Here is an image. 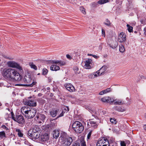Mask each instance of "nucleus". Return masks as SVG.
<instances>
[{
  "mask_svg": "<svg viewBox=\"0 0 146 146\" xmlns=\"http://www.w3.org/2000/svg\"><path fill=\"white\" fill-rule=\"evenodd\" d=\"M89 123H90L91 125V126L94 128H96L98 126V125L96 123V121H95L94 119H92L89 120V121L88 122V125H89Z\"/></svg>",
  "mask_w": 146,
  "mask_h": 146,
  "instance_id": "obj_15",
  "label": "nucleus"
},
{
  "mask_svg": "<svg viewBox=\"0 0 146 146\" xmlns=\"http://www.w3.org/2000/svg\"><path fill=\"white\" fill-rule=\"evenodd\" d=\"M88 55L90 56H92L94 58H98V56H97L94 55H93L92 54H88Z\"/></svg>",
  "mask_w": 146,
  "mask_h": 146,
  "instance_id": "obj_44",
  "label": "nucleus"
},
{
  "mask_svg": "<svg viewBox=\"0 0 146 146\" xmlns=\"http://www.w3.org/2000/svg\"><path fill=\"white\" fill-rule=\"evenodd\" d=\"M120 144L121 146H126V144L123 141H121Z\"/></svg>",
  "mask_w": 146,
  "mask_h": 146,
  "instance_id": "obj_47",
  "label": "nucleus"
},
{
  "mask_svg": "<svg viewBox=\"0 0 146 146\" xmlns=\"http://www.w3.org/2000/svg\"><path fill=\"white\" fill-rule=\"evenodd\" d=\"M110 121L111 123L114 124H116L117 122V121H116V119L113 118H111L110 119Z\"/></svg>",
  "mask_w": 146,
  "mask_h": 146,
  "instance_id": "obj_36",
  "label": "nucleus"
},
{
  "mask_svg": "<svg viewBox=\"0 0 146 146\" xmlns=\"http://www.w3.org/2000/svg\"><path fill=\"white\" fill-rule=\"evenodd\" d=\"M47 89V90H49L50 89V88L49 87H48Z\"/></svg>",
  "mask_w": 146,
  "mask_h": 146,
  "instance_id": "obj_56",
  "label": "nucleus"
},
{
  "mask_svg": "<svg viewBox=\"0 0 146 146\" xmlns=\"http://www.w3.org/2000/svg\"><path fill=\"white\" fill-rule=\"evenodd\" d=\"M16 131L17 132V135L19 137H23V134L22 131L19 129L16 128L15 129Z\"/></svg>",
  "mask_w": 146,
  "mask_h": 146,
  "instance_id": "obj_26",
  "label": "nucleus"
},
{
  "mask_svg": "<svg viewBox=\"0 0 146 146\" xmlns=\"http://www.w3.org/2000/svg\"><path fill=\"white\" fill-rule=\"evenodd\" d=\"M92 130H91V131H90L89 132L88 134L87 137L88 139H90V137L91 135H92Z\"/></svg>",
  "mask_w": 146,
  "mask_h": 146,
  "instance_id": "obj_40",
  "label": "nucleus"
},
{
  "mask_svg": "<svg viewBox=\"0 0 146 146\" xmlns=\"http://www.w3.org/2000/svg\"><path fill=\"white\" fill-rule=\"evenodd\" d=\"M66 57L70 59H72V57L69 54H67L66 55Z\"/></svg>",
  "mask_w": 146,
  "mask_h": 146,
  "instance_id": "obj_48",
  "label": "nucleus"
},
{
  "mask_svg": "<svg viewBox=\"0 0 146 146\" xmlns=\"http://www.w3.org/2000/svg\"><path fill=\"white\" fill-rule=\"evenodd\" d=\"M21 111L26 117L28 119L33 118L36 113V110L28 106H24L21 109Z\"/></svg>",
  "mask_w": 146,
  "mask_h": 146,
  "instance_id": "obj_2",
  "label": "nucleus"
},
{
  "mask_svg": "<svg viewBox=\"0 0 146 146\" xmlns=\"http://www.w3.org/2000/svg\"><path fill=\"white\" fill-rule=\"evenodd\" d=\"M49 135L47 133L41 135L39 138V141L41 143L47 141L49 139Z\"/></svg>",
  "mask_w": 146,
  "mask_h": 146,
  "instance_id": "obj_13",
  "label": "nucleus"
},
{
  "mask_svg": "<svg viewBox=\"0 0 146 146\" xmlns=\"http://www.w3.org/2000/svg\"><path fill=\"white\" fill-rule=\"evenodd\" d=\"M2 74L4 78L8 79H11L17 81H20L21 80V76L17 70L9 68L3 69Z\"/></svg>",
  "mask_w": 146,
  "mask_h": 146,
  "instance_id": "obj_1",
  "label": "nucleus"
},
{
  "mask_svg": "<svg viewBox=\"0 0 146 146\" xmlns=\"http://www.w3.org/2000/svg\"><path fill=\"white\" fill-rule=\"evenodd\" d=\"M36 137H35V139H37V138H39L40 137V136H39V135L38 134L36 133V134L35 135Z\"/></svg>",
  "mask_w": 146,
  "mask_h": 146,
  "instance_id": "obj_49",
  "label": "nucleus"
},
{
  "mask_svg": "<svg viewBox=\"0 0 146 146\" xmlns=\"http://www.w3.org/2000/svg\"><path fill=\"white\" fill-rule=\"evenodd\" d=\"M81 146H86V143L84 141H81Z\"/></svg>",
  "mask_w": 146,
  "mask_h": 146,
  "instance_id": "obj_42",
  "label": "nucleus"
},
{
  "mask_svg": "<svg viewBox=\"0 0 146 146\" xmlns=\"http://www.w3.org/2000/svg\"><path fill=\"white\" fill-rule=\"evenodd\" d=\"M5 133L3 131L0 132V139H1L5 137Z\"/></svg>",
  "mask_w": 146,
  "mask_h": 146,
  "instance_id": "obj_30",
  "label": "nucleus"
},
{
  "mask_svg": "<svg viewBox=\"0 0 146 146\" xmlns=\"http://www.w3.org/2000/svg\"><path fill=\"white\" fill-rule=\"evenodd\" d=\"M29 65L31 68H33L35 70H37V67L33 63H30L29 64Z\"/></svg>",
  "mask_w": 146,
  "mask_h": 146,
  "instance_id": "obj_32",
  "label": "nucleus"
},
{
  "mask_svg": "<svg viewBox=\"0 0 146 146\" xmlns=\"http://www.w3.org/2000/svg\"><path fill=\"white\" fill-rule=\"evenodd\" d=\"M112 103H113L115 105H120L123 104H125L124 102L121 99H115L114 100L112 99Z\"/></svg>",
  "mask_w": 146,
  "mask_h": 146,
  "instance_id": "obj_14",
  "label": "nucleus"
},
{
  "mask_svg": "<svg viewBox=\"0 0 146 146\" xmlns=\"http://www.w3.org/2000/svg\"><path fill=\"white\" fill-rule=\"evenodd\" d=\"M102 35L103 36L105 37V33L104 30L103 29H102Z\"/></svg>",
  "mask_w": 146,
  "mask_h": 146,
  "instance_id": "obj_46",
  "label": "nucleus"
},
{
  "mask_svg": "<svg viewBox=\"0 0 146 146\" xmlns=\"http://www.w3.org/2000/svg\"><path fill=\"white\" fill-rule=\"evenodd\" d=\"M25 105L30 106H36V103L34 100H29L24 102Z\"/></svg>",
  "mask_w": 146,
  "mask_h": 146,
  "instance_id": "obj_12",
  "label": "nucleus"
},
{
  "mask_svg": "<svg viewBox=\"0 0 146 146\" xmlns=\"http://www.w3.org/2000/svg\"><path fill=\"white\" fill-rule=\"evenodd\" d=\"M67 136H69L67 135V134L64 132H61L60 134V139L62 140L63 139L66 138Z\"/></svg>",
  "mask_w": 146,
  "mask_h": 146,
  "instance_id": "obj_22",
  "label": "nucleus"
},
{
  "mask_svg": "<svg viewBox=\"0 0 146 146\" xmlns=\"http://www.w3.org/2000/svg\"><path fill=\"white\" fill-rule=\"evenodd\" d=\"M72 141L73 140L71 137L67 136L66 138L61 140V146H69L72 143Z\"/></svg>",
  "mask_w": 146,
  "mask_h": 146,
  "instance_id": "obj_9",
  "label": "nucleus"
},
{
  "mask_svg": "<svg viewBox=\"0 0 146 146\" xmlns=\"http://www.w3.org/2000/svg\"><path fill=\"white\" fill-rule=\"evenodd\" d=\"M113 109L116 111L120 112H122L125 111V110L123 108L120 107H114Z\"/></svg>",
  "mask_w": 146,
  "mask_h": 146,
  "instance_id": "obj_23",
  "label": "nucleus"
},
{
  "mask_svg": "<svg viewBox=\"0 0 146 146\" xmlns=\"http://www.w3.org/2000/svg\"><path fill=\"white\" fill-rule=\"evenodd\" d=\"M73 130L77 133H81L84 129V127L82 123L78 121L75 122L72 124Z\"/></svg>",
  "mask_w": 146,
  "mask_h": 146,
  "instance_id": "obj_4",
  "label": "nucleus"
},
{
  "mask_svg": "<svg viewBox=\"0 0 146 146\" xmlns=\"http://www.w3.org/2000/svg\"><path fill=\"white\" fill-rule=\"evenodd\" d=\"M42 123L41 121H39V123Z\"/></svg>",
  "mask_w": 146,
  "mask_h": 146,
  "instance_id": "obj_57",
  "label": "nucleus"
},
{
  "mask_svg": "<svg viewBox=\"0 0 146 146\" xmlns=\"http://www.w3.org/2000/svg\"><path fill=\"white\" fill-rule=\"evenodd\" d=\"M144 129L146 130V125H145L144 126Z\"/></svg>",
  "mask_w": 146,
  "mask_h": 146,
  "instance_id": "obj_55",
  "label": "nucleus"
},
{
  "mask_svg": "<svg viewBox=\"0 0 146 146\" xmlns=\"http://www.w3.org/2000/svg\"><path fill=\"white\" fill-rule=\"evenodd\" d=\"M72 146H80V144L79 143L75 142L73 144Z\"/></svg>",
  "mask_w": 146,
  "mask_h": 146,
  "instance_id": "obj_41",
  "label": "nucleus"
},
{
  "mask_svg": "<svg viewBox=\"0 0 146 146\" xmlns=\"http://www.w3.org/2000/svg\"><path fill=\"white\" fill-rule=\"evenodd\" d=\"M80 10L83 14H86V13L85 11V9L83 7H80Z\"/></svg>",
  "mask_w": 146,
  "mask_h": 146,
  "instance_id": "obj_38",
  "label": "nucleus"
},
{
  "mask_svg": "<svg viewBox=\"0 0 146 146\" xmlns=\"http://www.w3.org/2000/svg\"><path fill=\"white\" fill-rule=\"evenodd\" d=\"M104 94H106L110 92V88H108L107 89L102 91Z\"/></svg>",
  "mask_w": 146,
  "mask_h": 146,
  "instance_id": "obj_39",
  "label": "nucleus"
},
{
  "mask_svg": "<svg viewBox=\"0 0 146 146\" xmlns=\"http://www.w3.org/2000/svg\"><path fill=\"white\" fill-rule=\"evenodd\" d=\"M2 127L4 129H5L6 130L8 129V128L5 125H3L2 126Z\"/></svg>",
  "mask_w": 146,
  "mask_h": 146,
  "instance_id": "obj_51",
  "label": "nucleus"
},
{
  "mask_svg": "<svg viewBox=\"0 0 146 146\" xmlns=\"http://www.w3.org/2000/svg\"><path fill=\"white\" fill-rule=\"evenodd\" d=\"M54 64L50 67V69L53 71H56L59 69L60 68L58 66H62L64 65L65 63L61 60H53L52 61Z\"/></svg>",
  "mask_w": 146,
  "mask_h": 146,
  "instance_id": "obj_5",
  "label": "nucleus"
},
{
  "mask_svg": "<svg viewBox=\"0 0 146 146\" xmlns=\"http://www.w3.org/2000/svg\"><path fill=\"white\" fill-rule=\"evenodd\" d=\"M57 110H53L50 112V115L53 117H55L57 114Z\"/></svg>",
  "mask_w": 146,
  "mask_h": 146,
  "instance_id": "obj_27",
  "label": "nucleus"
},
{
  "mask_svg": "<svg viewBox=\"0 0 146 146\" xmlns=\"http://www.w3.org/2000/svg\"><path fill=\"white\" fill-rule=\"evenodd\" d=\"M40 131V129L37 126L34 127L33 128L29 130L28 132L31 133H36L38 131Z\"/></svg>",
  "mask_w": 146,
  "mask_h": 146,
  "instance_id": "obj_19",
  "label": "nucleus"
},
{
  "mask_svg": "<svg viewBox=\"0 0 146 146\" xmlns=\"http://www.w3.org/2000/svg\"><path fill=\"white\" fill-rule=\"evenodd\" d=\"M99 75L96 73V72L90 74L88 76V77L90 79H93L95 77H97Z\"/></svg>",
  "mask_w": 146,
  "mask_h": 146,
  "instance_id": "obj_24",
  "label": "nucleus"
},
{
  "mask_svg": "<svg viewBox=\"0 0 146 146\" xmlns=\"http://www.w3.org/2000/svg\"><path fill=\"white\" fill-rule=\"evenodd\" d=\"M42 94L41 93H39L38 94V96H41L42 95Z\"/></svg>",
  "mask_w": 146,
  "mask_h": 146,
  "instance_id": "obj_54",
  "label": "nucleus"
},
{
  "mask_svg": "<svg viewBox=\"0 0 146 146\" xmlns=\"http://www.w3.org/2000/svg\"><path fill=\"white\" fill-rule=\"evenodd\" d=\"M118 45V43L116 41H113V42L109 44L110 47L113 49H114L117 47Z\"/></svg>",
  "mask_w": 146,
  "mask_h": 146,
  "instance_id": "obj_25",
  "label": "nucleus"
},
{
  "mask_svg": "<svg viewBox=\"0 0 146 146\" xmlns=\"http://www.w3.org/2000/svg\"><path fill=\"white\" fill-rule=\"evenodd\" d=\"M104 94V93H103V92L102 91L101 92H100L99 93V94L100 95H103Z\"/></svg>",
  "mask_w": 146,
  "mask_h": 146,
  "instance_id": "obj_52",
  "label": "nucleus"
},
{
  "mask_svg": "<svg viewBox=\"0 0 146 146\" xmlns=\"http://www.w3.org/2000/svg\"><path fill=\"white\" fill-rule=\"evenodd\" d=\"M104 24L107 26H110L111 25L110 21L107 19H106L105 22L104 23Z\"/></svg>",
  "mask_w": 146,
  "mask_h": 146,
  "instance_id": "obj_34",
  "label": "nucleus"
},
{
  "mask_svg": "<svg viewBox=\"0 0 146 146\" xmlns=\"http://www.w3.org/2000/svg\"><path fill=\"white\" fill-rule=\"evenodd\" d=\"M64 113L65 112L63 111L62 113L60 114V115L58 116V118L63 116Z\"/></svg>",
  "mask_w": 146,
  "mask_h": 146,
  "instance_id": "obj_45",
  "label": "nucleus"
},
{
  "mask_svg": "<svg viewBox=\"0 0 146 146\" xmlns=\"http://www.w3.org/2000/svg\"><path fill=\"white\" fill-rule=\"evenodd\" d=\"M22 83H25V84H18L17 85L22 86H29L32 87L35 84L36 82L33 81L32 83L30 84L31 79L30 76L29 75H25L23 80H21Z\"/></svg>",
  "mask_w": 146,
  "mask_h": 146,
  "instance_id": "obj_3",
  "label": "nucleus"
},
{
  "mask_svg": "<svg viewBox=\"0 0 146 146\" xmlns=\"http://www.w3.org/2000/svg\"><path fill=\"white\" fill-rule=\"evenodd\" d=\"M108 2V0H100L98 2V3L102 5Z\"/></svg>",
  "mask_w": 146,
  "mask_h": 146,
  "instance_id": "obj_31",
  "label": "nucleus"
},
{
  "mask_svg": "<svg viewBox=\"0 0 146 146\" xmlns=\"http://www.w3.org/2000/svg\"><path fill=\"white\" fill-rule=\"evenodd\" d=\"M60 132L58 130H53L52 133V135L54 138L56 139L59 136Z\"/></svg>",
  "mask_w": 146,
  "mask_h": 146,
  "instance_id": "obj_20",
  "label": "nucleus"
},
{
  "mask_svg": "<svg viewBox=\"0 0 146 146\" xmlns=\"http://www.w3.org/2000/svg\"><path fill=\"white\" fill-rule=\"evenodd\" d=\"M7 66L12 68H16L20 71H22V67L19 64L13 61H10L7 62Z\"/></svg>",
  "mask_w": 146,
  "mask_h": 146,
  "instance_id": "obj_6",
  "label": "nucleus"
},
{
  "mask_svg": "<svg viewBox=\"0 0 146 146\" xmlns=\"http://www.w3.org/2000/svg\"><path fill=\"white\" fill-rule=\"evenodd\" d=\"M48 72V70L46 68H44L42 70V74L43 75H45Z\"/></svg>",
  "mask_w": 146,
  "mask_h": 146,
  "instance_id": "obj_37",
  "label": "nucleus"
},
{
  "mask_svg": "<svg viewBox=\"0 0 146 146\" xmlns=\"http://www.w3.org/2000/svg\"><path fill=\"white\" fill-rule=\"evenodd\" d=\"M118 41L120 42H125L126 40V37L125 34L123 32L120 33L117 36Z\"/></svg>",
  "mask_w": 146,
  "mask_h": 146,
  "instance_id": "obj_10",
  "label": "nucleus"
},
{
  "mask_svg": "<svg viewBox=\"0 0 146 146\" xmlns=\"http://www.w3.org/2000/svg\"><path fill=\"white\" fill-rule=\"evenodd\" d=\"M107 67L106 66H103L99 70L96 72V73L98 74L99 75H101L107 70Z\"/></svg>",
  "mask_w": 146,
  "mask_h": 146,
  "instance_id": "obj_18",
  "label": "nucleus"
},
{
  "mask_svg": "<svg viewBox=\"0 0 146 146\" xmlns=\"http://www.w3.org/2000/svg\"><path fill=\"white\" fill-rule=\"evenodd\" d=\"M1 61V60L0 59V61Z\"/></svg>",
  "mask_w": 146,
  "mask_h": 146,
  "instance_id": "obj_60",
  "label": "nucleus"
},
{
  "mask_svg": "<svg viewBox=\"0 0 146 146\" xmlns=\"http://www.w3.org/2000/svg\"><path fill=\"white\" fill-rule=\"evenodd\" d=\"M73 70L76 74H78L80 72V71L79 70L77 66H74L73 68Z\"/></svg>",
  "mask_w": 146,
  "mask_h": 146,
  "instance_id": "obj_28",
  "label": "nucleus"
},
{
  "mask_svg": "<svg viewBox=\"0 0 146 146\" xmlns=\"http://www.w3.org/2000/svg\"><path fill=\"white\" fill-rule=\"evenodd\" d=\"M36 133H30L28 132V136L31 137H32L33 138L35 139V137H36L35 135Z\"/></svg>",
  "mask_w": 146,
  "mask_h": 146,
  "instance_id": "obj_29",
  "label": "nucleus"
},
{
  "mask_svg": "<svg viewBox=\"0 0 146 146\" xmlns=\"http://www.w3.org/2000/svg\"><path fill=\"white\" fill-rule=\"evenodd\" d=\"M119 50L121 52H123L125 51V48L123 45H121L119 47Z\"/></svg>",
  "mask_w": 146,
  "mask_h": 146,
  "instance_id": "obj_35",
  "label": "nucleus"
},
{
  "mask_svg": "<svg viewBox=\"0 0 146 146\" xmlns=\"http://www.w3.org/2000/svg\"><path fill=\"white\" fill-rule=\"evenodd\" d=\"M12 118L13 120L19 124H23L25 122V120L23 116L21 115H16L15 117L13 112L11 113Z\"/></svg>",
  "mask_w": 146,
  "mask_h": 146,
  "instance_id": "obj_8",
  "label": "nucleus"
},
{
  "mask_svg": "<svg viewBox=\"0 0 146 146\" xmlns=\"http://www.w3.org/2000/svg\"><path fill=\"white\" fill-rule=\"evenodd\" d=\"M35 118H36L37 119H39L43 122L44 120L46 118V117L44 114H39L38 115H37L36 116Z\"/></svg>",
  "mask_w": 146,
  "mask_h": 146,
  "instance_id": "obj_21",
  "label": "nucleus"
},
{
  "mask_svg": "<svg viewBox=\"0 0 146 146\" xmlns=\"http://www.w3.org/2000/svg\"><path fill=\"white\" fill-rule=\"evenodd\" d=\"M96 146H110V144L108 140L103 137L99 139Z\"/></svg>",
  "mask_w": 146,
  "mask_h": 146,
  "instance_id": "obj_7",
  "label": "nucleus"
},
{
  "mask_svg": "<svg viewBox=\"0 0 146 146\" xmlns=\"http://www.w3.org/2000/svg\"><path fill=\"white\" fill-rule=\"evenodd\" d=\"M101 101L104 102L108 103L110 104L111 103L112 98H111L108 96L105 97L101 99Z\"/></svg>",
  "mask_w": 146,
  "mask_h": 146,
  "instance_id": "obj_16",
  "label": "nucleus"
},
{
  "mask_svg": "<svg viewBox=\"0 0 146 146\" xmlns=\"http://www.w3.org/2000/svg\"><path fill=\"white\" fill-rule=\"evenodd\" d=\"M127 44L126 43H125V45H127Z\"/></svg>",
  "mask_w": 146,
  "mask_h": 146,
  "instance_id": "obj_59",
  "label": "nucleus"
},
{
  "mask_svg": "<svg viewBox=\"0 0 146 146\" xmlns=\"http://www.w3.org/2000/svg\"><path fill=\"white\" fill-rule=\"evenodd\" d=\"M143 31L144 32V34L145 35H146V27H145L143 29Z\"/></svg>",
  "mask_w": 146,
  "mask_h": 146,
  "instance_id": "obj_50",
  "label": "nucleus"
},
{
  "mask_svg": "<svg viewBox=\"0 0 146 146\" xmlns=\"http://www.w3.org/2000/svg\"><path fill=\"white\" fill-rule=\"evenodd\" d=\"M129 44V43L127 42V44L128 45Z\"/></svg>",
  "mask_w": 146,
  "mask_h": 146,
  "instance_id": "obj_58",
  "label": "nucleus"
},
{
  "mask_svg": "<svg viewBox=\"0 0 146 146\" xmlns=\"http://www.w3.org/2000/svg\"><path fill=\"white\" fill-rule=\"evenodd\" d=\"M63 110H65L68 112L69 111V109L68 107L65 106L63 108Z\"/></svg>",
  "mask_w": 146,
  "mask_h": 146,
  "instance_id": "obj_43",
  "label": "nucleus"
},
{
  "mask_svg": "<svg viewBox=\"0 0 146 146\" xmlns=\"http://www.w3.org/2000/svg\"><path fill=\"white\" fill-rule=\"evenodd\" d=\"M66 89L70 92H73L74 90V87L70 84H66L64 85Z\"/></svg>",
  "mask_w": 146,
  "mask_h": 146,
  "instance_id": "obj_17",
  "label": "nucleus"
},
{
  "mask_svg": "<svg viewBox=\"0 0 146 146\" xmlns=\"http://www.w3.org/2000/svg\"><path fill=\"white\" fill-rule=\"evenodd\" d=\"M85 65L84 67L86 69H89L91 68L92 66V60L91 59H88L84 61Z\"/></svg>",
  "mask_w": 146,
  "mask_h": 146,
  "instance_id": "obj_11",
  "label": "nucleus"
},
{
  "mask_svg": "<svg viewBox=\"0 0 146 146\" xmlns=\"http://www.w3.org/2000/svg\"><path fill=\"white\" fill-rule=\"evenodd\" d=\"M99 48L100 50H101L102 48V44H100L99 46Z\"/></svg>",
  "mask_w": 146,
  "mask_h": 146,
  "instance_id": "obj_53",
  "label": "nucleus"
},
{
  "mask_svg": "<svg viewBox=\"0 0 146 146\" xmlns=\"http://www.w3.org/2000/svg\"><path fill=\"white\" fill-rule=\"evenodd\" d=\"M127 30L129 32H131L133 31V27L127 24Z\"/></svg>",
  "mask_w": 146,
  "mask_h": 146,
  "instance_id": "obj_33",
  "label": "nucleus"
}]
</instances>
